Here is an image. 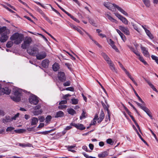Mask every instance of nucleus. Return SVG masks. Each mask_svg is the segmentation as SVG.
I'll list each match as a JSON object with an SVG mask.
<instances>
[{
  "label": "nucleus",
  "mask_w": 158,
  "mask_h": 158,
  "mask_svg": "<svg viewBox=\"0 0 158 158\" xmlns=\"http://www.w3.org/2000/svg\"><path fill=\"white\" fill-rule=\"evenodd\" d=\"M114 14L115 16L120 20L125 25L128 24V21L126 18L118 13H114Z\"/></svg>",
  "instance_id": "obj_7"
},
{
  "label": "nucleus",
  "mask_w": 158,
  "mask_h": 158,
  "mask_svg": "<svg viewBox=\"0 0 158 158\" xmlns=\"http://www.w3.org/2000/svg\"><path fill=\"white\" fill-rule=\"evenodd\" d=\"M152 59L155 61L156 63L158 64V58L154 55H152L151 56Z\"/></svg>",
  "instance_id": "obj_44"
},
{
  "label": "nucleus",
  "mask_w": 158,
  "mask_h": 158,
  "mask_svg": "<svg viewBox=\"0 0 158 158\" xmlns=\"http://www.w3.org/2000/svg\"><path fill=\"white\" fill-rule=\"evenodd\" d=\"M52 119V117L50 115H48L46 118V123L50 122Z\"/></svg>",
  "instance_id": "obj_47"
},
{
  "label": "nucleus",
  "mask_w": 158,
  "mask_h": 158,
  "mask_svg": "<svg viewBox=\"0 0 158 158\" xmlns=\"http://www.w3.org/2000/svg\"><path fill=\"white\" fill-rule=\"evenodd\" d=\"M20 94L21 93L19 91L17 90H16L14 92V94L15 96H11V98L15 102H19L20 100Z\"/></svg>",
  "instance_id": "obj_6"
},
{
  "label": "nucleus",
  "mask_w": 158,
  "mask_h": 158,
  "mask_svg": "<svg viewBox=\"0 0 158 158\" xmlns=\"http://www.w3.org/2000/svg\"><path fill=\"white\" fill-rule=\"evenodd\" d=\"M106 142L107 143L111 145H113L114 143V142L113 141L112 139L110 138L107 139L106 140Z\"/></svg>",
  "instance_id": "obj_39"
},
{
  "label": "nucleus",
  "mask_w": 158,
  "mask_h": 158,
  "mask_svg": "<svg viewBox=\"0 0 158 158\" xmlns=\"http://www.w3.org/2000/svg\"><path fill=\"white\" fill-rule=\"evenodd\" d=\"M65 65L70 70H71V66L72 65L71 64L69 63H65Z\"/></svg>",
  "instance_id": "obj_50"
},
{
  "label": "nucleus",
  "mask_w": 158,
  "mask_h": 158,
  "mask_svg": "<svg viewBox=\"0 0 158 158\" xmlns=\"http://www.w3.org/2000/svg\"><path fill=\"white\" fill-rule=\"evenodd\" d=\"M66 76L64 72H60V81L64 82L66 80Z\"/></svg>",
  "instance_id": "obj_13"
},
{
  "label": "nucleus",
  "mask_w": 158,
  "mask_h": 158,
  "mask_svg": "<svg viewBox=\"0 0 158 158\" xmlns=\"http://www.w3.org/2000/svg\"><path fill=\"white\" fill-rule=\"evenodd\" d=\"M81 35H83V32L81 31L80 28L78 27L77 30H76Z\"/></svg>",
  "instance_id": "obj_60"
},
{
  "label": "nucleus",
  "mask_w": 158,
  "mask_h": 158,
  "mask_svg": "<svg viewBox=\"0 0 158 158\" xmlns=\"http://www.w3.org/2000/svg\"><path fill=\"white\" fill-rule=\"evenodd\" d=\"M85 32L86 34L88 35V36L89 37V38L91 40H92L97 45L98 47L100 46V45H99V44L97 41H96L95 40H94L93 39V38L92 37V36L89 33H88L87 32H86L85 31Z\"/></svg>",
  "instance_id": "obj_30"
},
{
  "label": "nucleus",
  "mask_w": 158,
  "mask_h": 158,
  "mask_svg": "<svg viewBox=\"0 0 158 158\" xmlns=\"http://www.w3.org/2000/svg\"><path fill=\"white\" fill-rule=\"evenodd\" d=\"M30 103L34 105H37L39 102L38 98L36 96L32 94L29 98Z\"/></svg>",
  "instance_id": "obj_5"
},
{
  "label": "nucleus",
  "mask_w": 158,
  "mask_h": 158,
  "mask_svg": "<svg viewBox=\"0 0 158 158\" xmlns=\"http://www.w3.org/2000/svg\"><path fill=\"white\" fill-rule=\"evenodd\" d=\"M143 109V110L146 113L151 119H152V115L150 110L147 107Z\"/></svg>",
  "instance_id": "obj_16"
},
{
  "label": "nucleus",
  "mask_w": 158,
  "mask_h": 158,
  "mask_svg": "<svg viewBox=\"0 0 158 158\" xmlns=\"http://www.w3.org/2000/svg\"><path fill=\"white\" fill-rule=\"evenodd\" d=\"M15 129V128L13 127H8L6 129V131H12L13 130H14Z\"/></svg>",
  "instance_id": "obj_51"
},
{
  "label": "nucleus",
  "mask_w": 158,
  "mask_h": 158,
  "mask_svg": "<svg viewBox=\"0 0 158 158\" xmlns=\"http://www.w3.org/2000/svg\"><path fill=\"white\" fill-rule=\"evenodd\" d=\"M1 91L4 94L9 95L10 94L11 90L7 87L5 88H2L1 89Z\"/></svg>",
  "instance_id": "obj_14"
},
{
  "label": "nucleus",
  "mask_w": 158,
  "mask_h": 158,
  "mask_svg": "<svg viewBox=\"0 0 158 158\" xmlns=\"http://www.w3.org/2000/svg\"><path fill=\"white\" fill-rule=\"evenodd\" d=\"M37 10L40 14L42 16H45V14L43 12L42 10H41L38 7L37 8Z\"/></svg>",
  "instance_id": "obj_45"
},
{
  "label": "nucleus",
  "mask_w": 158,
  "mask_h": 158,
  "mask_svg": "<svg viewBox=\"0 0 158 158\" xmlns=\"http://www.w3.org/2000/svg\"><path fill=\"white\" fill-rule=\"evenodd\" d=\"M141 49L143 55L147 57H149L150 55L148 49L145 47H141Z\"/></svg>",
  "instance_id": "obj_12"
},
{
  "label": "nucleus",
  "mask_w": 158,
  "mask_h": 158,
  "mask_svg": "<svg viewBox=\"0 0 158 158\" xmlns=\"http://www.w3.org/2000/svg\"><path fill=\"white\" fill-rule=\"evenodd\" d=\"M114 49L116 52H118V50L117 47L116 46L114 45V44H113V45H112L111 46Z\"/></svg>",
  "instance_id": "obj_58"
},
{
  "label": "nucleus",
  "mask_w": 158,
  "mask_h": 158,
  "mask_svg": "<svg viewBox=\"0 0 158 158\" xmlns=\"http://www.w3.org/2000/svg\"><path fill=\"white\" fill-rule=\"evenodd\" d=\"M82 154L86 158H96V157H93V156H89L88 155L86 154L85 152L83 153Z\"/></svg>",
  "instance_id": "obj_49"
},
{
  "label": "nucleus",
  "mask_w": 158,
  "mask_h": 158,
  "mask_svg": "<svg viewBox=\"0 0 158 158\" xmlns=\"http://www.w3.org/2000/svg\"><path fill=\"white\" fill-rule=\"evenodd\" d=\"M67 103L66 100H62L60 102V105L66 104Z\"/></svg>",
  "instance_id": "obj_59"
},
{
  "label": "nucleus",
  "mask_w": 158,
  "mask_h": 158,
  "mask_svg": "<svg viewBox=\"0 0 158 158\" xmlns=\"http://www.w3.org/2000/svg\"><path fill=\"white\" fill-rule=\"evenodd\" d=\"M89 148L91 150H93L94 149V146L93 144H91V143H90L89 144Z\"/></svg>",
  "instance_id": "obj_63"
},
{
  "label": "nucleus",
  "mask_w": 158,
  "mask_h": 158,
  "mask_svg": "<svg viewBox=\"0 0 158 158\" xmlns=\"http://www.w3.org/2000/svg\"><path fill=\"white\" fill-rule=\"evenodd\" d=\"M113 6L114 7L116 8L118 10H119L120 12L122 13L123 14L125 15L126 16H128V14L124 11L123 9H122L120 7L118 6V5L115 4H104V6L106 7L108 9L112 10L113 11H115L116 10H114V9H113V10H112L111 9V6Z\"/></svg>",
  "instance_id": "obj_2"
},
{
  "label": "nucleus",
  "mask_w": 158,
  "mask_h": 158,
  "mask_svg": "<svg viewBox=\"0 0 158 158\" xmlns=\"http://www.w3.org/2000/svg\"><path fill=\"white\" fill-rule=\"evenodd\" d=\"M23 37L24 36L23 34L16 32L10 37V39L12 41H14V43L15 44H19L23 41Z\"/></svg>",
  "instance_id": "obj_1"
},
{
  "label": "nucleus",
  "mask_w": 158,
  "mask_h": 158,
  "mask_svg": "<svg viewBox=\"0 0 158 158\" xmlns=\"http://www.w3.org/2000/svg\"><path fill=\"white\" fill-rule=\"evenodd\" d=\"M53 70L54 71H57L59 69V64L57 63H55L52 66Z\"/></svg>",
  "instance_id": "obj_22"
},
{
  "label": "nucleus",
  "mask_w": 158,
  "mask_h": 158,
  "mask_svg": "<svg viewBox=\"0 0 158 158\" xmlns=\"http://www.w3.org/2000/svg\"><path fill=\"white\" fill-rule=\"evenodd\" d=\"M19 145L20 146L22 147L23 148H25L27 147H31L32 146V144L28 143H27V144L19 143Z\"/></svg>",
  "instance_id": "obj_31"
},
{
  "label": "nucleus",
  "mask_w": 158,
  "mask_h": 158,
  "mask_svg": "<svg viewBox=\"0 0 158 158\" xmlns=\"http://www.w3.org/2000/svg\"><path fill=\"white\" fill-rule=\"evenodd\" d=\"M139 57V60L142 62L145 65H146L148 64L144 60L143 57L141 56L139 54V56H138Z\"/></svg>",
  "instance_id": "obj_34"
},
{
  "label": "nucleus",
  "mask_w": 158,
  "mask_h": 158,
  "mask_svg": "<svg viewBox=\"0 0 158 158\" xmlns=\"http://www.w3.org/2000/svg\"><path fill=\"white\" fill-rule=\"evenodd\" d=\"M2 121L3 122L5 123L11 122V117L9 116H5L4 118H3Z\"/></svg>",
  "instance_id": "obj_20"
},
{
  "label": "nucleus",
  "mask_w": 158,
  "mask_h": 158,
  "mask_svg": "<svg viewBox=\"0 0 158 158\" xmlns=\"http://www.w3.org/2000/svg\"><path fill=\"white\" fill-rule=\"evenodd\" d=\"M66 107L67 106L66 105H60V109H65Z\"/></svg>",
  "instance_id": "obj_61"
},
{
  "label": "nucleus",
  "mask_w": 158,
  "mask_h": 158,
  "mask_svg": "<svg viewBox=\"0 0 158 158\" xmlns=\"http://www.w3.org/2000/svg\"><path fill=\"white\" fill-rule=\"evenodd\" d=\"M136 132L139 135V136L140 138L142 140V141L143 142L147 144V142L143 139V138L142 137L141 135L139 134L138 131L137 130H136Z\"/></svg>",
  "instance_id": "obj_41"
},
{
  "label": "nucleus",
  "mask_w": 158,
  "mask_h": 158,
  "mask_svg": "<svg viewBox=\"0 0 158 158\" xmlns=\"http://www.w3.org/2000/svg\"><path fill=\"white\" fill-rule=\"evenodd\" d=\"M70 85V82L69 81H67L63 84L64 86H69Z\"/></svg>",
  "instance_id": "obj_52"
},
{
  "label": "nucleus",
  "mask_w": 158,
  "mask_h": 158,
  "mask_svg": "<svg viewBox=\"0 0 158 158\" xmlns=\"http://www.w3.org/2000/svg\"><path fill=\"white\" fill-rule=\"evenodd\" d=\"M108 64L110 66V69L113 71H115V68L114 66V64H113L112 62L110 60L109 61V62H108Z\"/></svg>",
  "instance_id": "obj_28"
},
{
  "label": "nucleus",
  "mask_w": 158,
  "mask_h": 158,
  "mask_svg": "<svg viewBox=\"0 0 158 158\" xmlns=\"http://www.w3.org/2000/svg\"><path fill=\"white\" fill-rule=\"evenodd\" d=\"M145 6L147 7H149L150 6V2L149 0H142Z\"/></svg>",
  "instance_id": "obj_29"
},
{
  "label": "nucleus",
  "mask_w": 158,
  "mask_h": 158,
  "mask_svg": "<svg viewBox=\"0 0 158 158\" xmlns=\"http://www.w3.org/2000/svg\"><path fill=\"white\" fill-rule=\"evenodd\" d=\"M49 61L48 59H45L42 61V65L44 68L47 67L49 65Z\"/></svg>",
  "instance_id": "obj_17"
},
{
  "label": "nucleus",
  "mask_w": 158,
  "mask_h": 158,
  "mask_svg": "<svg viewBox=\"0 0 158 158\" xmlns=\"http://www.w3.org/2000/svg\"><path fill=\"white\" fill-rule=\"evenodd\" d=\"M131 24H132V25L134 29L135 30L139 32L138 28L137 26H136V25L135 24H134L133 23H131Z\"/></svg>",
  "instance_id": "obj_55"
},
{
  "label": "nucleus",
  "mask_w": 158,
  "mask_h": 158,
  "mask_svg": "<svg viewBox=\"0 0 158 158\" xmlns=\"http://www.w3.org/2000/svg\"><path fill=\"white\" fill-rule=\"evenodd\" d=\"M32 42V39L30 37H27L24 40L23 43L21 45V47L23 49H26L29 46Z\"/></svg>",
  "instance_id": "obj_4"
},
{
  "label": "nucleus",
  "mask_w": 158,
  "mask_h": 158,
  "mask_svg": "<svg viewBox=\"0 0 158 158\" xmlns=\"http://www.w3.org/2000/svg\"><path fill=\"white\" fill-rule=\"evenodd\" d=\"M38 122V118L36 117H33L31 119V125L33 126L36 124Z\"/></svg>",
  "instance_id": "obj_21"
},
{
  "label": "nucleus",
  "mask_w": 158,
  "mask_h": 158,
  "mask_svg": "<svg viewBox=\"0 0 158 158\" xmlns=\"http://www.w3.org/2000/svg\"><path fill=\"white\" fill-rule=\"evenodd\" d=\"M13 44V43L11 41H8L6 44V47L7 48H10L11 47Z\"/></svg>",
  "instance_id": "obj_38"
},
{
  "label": "nucleus",
  "mask_w": 158,
  "mask_h": 158,
  "mask_svg": "<svg viewBox=\"0 0 158 158\" xmlns=\"http://www.w3.org/2000/svg\"><path fill=\"white\" fill-rule=\"evenodd\" d=\"M108 155L107 152L105 151L98 155V157L99 158H104L107 156Z\"/></svg>",
  "instance_id": "obj_23"
},
{
  "label": "nucleus",
  "mask_w": 158,
  "mask_h": 158,
  "mask_svg": "<svg viewBox=\"0 0 158 158\" xmlns=\"http://www.w3.org/2000/svg\"><path fill=\"white\" fill-rule=\"evenodd\" d=\"M118 63L120 66V67L121 68V69H123V70H124L125 72V73H126L127 71L124 67L122 65V64L119 61L118 62Z\"/></svg>",
  "instance_id": "obj_46"
},
{
  "label": "nucleus",
  "mask_w": 158,
  "mask_h": 158,
  "mask_svg": "<svg viewBox=\"0 0 158 158\" xmlns=\"http://www.w3.org/2000/svg\"><path fill=\"white\" fill-rule=\"evenodd\" d=\"M85 113L84 111H83L82 113L81 114V116L80 117L81 119H82L83 118H85Z\"/></svg>",
  "instance_id": "obj_57"
},
{
  "label": "nucleus",
  "mask_w": 158,
  "mask_h": 158,
  "mask_svg": "<svg viewBox=\"0 0 158 158\" xmlns=\"http://www.w3.org/2000/svg\"><path fill=\"white\" fill-rule=\"evenodd\" d=\"M105 117L103 111H102L100 115V117L98 119V123H100L104 118Z\"/></svg>",
  "instance_id": "obj_19"
},
{
  "label": "nucleus",
  "mask_w": 158,
  "mask_h": 158,
  "mask_svg": "<svg viewBox=\"0 0 158 158\" xmlns=\"http://www.w3.org/2000/svg\"><path fill=\"white\" fill-rule=\"evenodd\" d=\"M119 28L120 30H121L123 32L125 35H129L130 34V31L127 27H124L122 26H119Z\"/></svg>",
  "instance_id": "obj_11"
},
{
  "label": "nucleus",
  "mask_w": 158,
  "mask_h": 158,
  "mask_svg": "<svg viewBox=\"0 0 158 158\" xmlns=\"http://www.w3.org/2000/svg\"><path fill=\"white\" fill-rule=\"evenodd\" d=\"M101 55L102 56L104 59L107 62H109V61L111 60L108 56L105 53L102 52L101 53Z\"/></svg>",
  "instance_id": "obj_25"
},
{
  "label": "nucleus",
  "mask_w": 158,
  "mask_h": 158,
  "mask_svg": "<svg viewBox=\"0 0 158 158\" xmlns=\"http://www.w3.org/2000/svg\"><path fill=\"white\" fill-rule=\"evenodd\" d=\"M47 56L46 52L44 51H42L39 52L38 51V53H37L36 56L37 59L39 60H41Z\"/></svg>",
  "instance_id": "obj_8"
},
{
  "label": "nucleus",
  "mask_w": 158,
  "mask_h": 158,
  "mask_svg": "<svg viewBox=\"0 0 158 158\" xmlns=\"http://www.w3.org/2000/svg\"><path fill=\"white\" fill-rule=\"evenodd\" d=\"M39 51V49L35 47L31 46L27 49V52L30 55L36 56Z\"/></svg>",
  "instance_id": "obj_3"
},
{
  "label": "nucleus",
  "mask_w": 158,
  "mask_h": 158,
  "mask_svg": "<svg viewBox=\"0 0 158 158\" xmlns=\"http://www.w3.org/2000/svg\"><path fill=\"white\" fill-rule=\"evenodd\" d=\"M106 16L111 22L115 23L116 24L118 23V22L117 21V20L114 19L109 15L107 14L106 15Z\"/></svg>",
  "instance_id": "obj_18"
},
{
  "label": "nucleus",
  "mask_w": 158,
  "mask_h": 158,
  "mask_svg": "<svg viewBox=\"0 0 158 158\" xmlns=\"http://www.w3.org/2000/svg\"><path fill=\"white\" fill-rule=\"evenodd\" d=\"M147 35L149 37V38L151 40L154 39V37L153 35L151 34L150 31L148 29L146 30L145 31Z\"/></svg>",
  "instance_id": "obj_27"
},
{
  "label": "nucleus",
  "mask_w": 158,
  "mask_h": 158,
  "mask_svg": "<svg viewBox=\"0 0 158 158\" xmlns=\"http://www.w3.org/2000/svg\"><path fill=\"white\" fill-rule=\"evenodd\" d=\"M127 75V76L129 78L133 81V82L135 81L134 79V78L132 77L130 74L129 73L128 71L127 72L125 73Z\"/></svg>",
  "instance_id": "obj_36"
},
{
  "label": "nucleus",
  "mask_w": 158,
  "mask_h": 158,
  "mask_svg": "<svg viewBox=\"0 0 158 158\" xmlns=\"http://www.w3.org/2000/svg\"><path fill=\"white\" fill-rule=\"evenodd\" d=\"M54 80L56 82V84L58 86H59V76L58 74L57 75V77L54 79Z\"/></svg>",
  "instance_id": "obj_48"
},
{
  "label": "nucleus",
  "mask_w": 158,
  "mask_h": 158,
  "mask_svg": "<svg viewBox=\"0 0 158 158\" xmlns=\"http://www.w3.org/2000/svg\"><path fill=\"white\" fill-rule=\"evenodd\" d=\"M19 113H17L14 116L11 117V121H12L13 120H16V118L19 117Z\"/></svg>",
  "instance_id": "obj_43"
},
{
  "label": "nucleus",
  "mask_w": 158,
  "mask_h": 158,
  "mask_svg": "<svg viewBox=\"0 0 158 158\" xmlns=\"http://www.w3.org/2000/svg\"><path fill=\"white\" fill-rule=\"evenodd\" d=\"M1 34V36L0 37V41L1 42L4 43L7 40L8 38V36L7 35L9 34L10 33H7L5 31H3Z\"/></svg>",
  "instance_id": "obj_10"
},
{
  "label": "nucleus",
  "mask_w": 158,
  "mask_h": 158,
  "mask_svg": "<svg viewBox=\"0 0 158 158\" xmlns=\"http://www.w3.org/2000/svg\"><path fill=\"white\" fill-rule=\"evenodd\" d=\"M72 103L73 104L76 105L78 103V100L75 98H73L71 99Z\"/></svg>",
  "instance_id": "obj_40"
},
{
  "label": "nucleus",
  "mask_w": 158,
  "mask_h": 158,
  "mask_svg": "<svg viewBox=\"0 0 158 158\" xmlns=\"http://www.w3.org/2000/svg\"><path fill=\"white\" fill-rule=\"evenodd\" d=\"M70 125L80 130H83L85 129V127L81 123L76 124L74 123H71Z\"/></svg>",
  "instance_id": "obj_9"
},
{
  "label": "nucleus",
  "mask_w": 158,
  "mask_h": 158,
  "mask_svg": "<svg viewBox=\"0 0 158 158\" xmlns=\"http://www.w3.org/2000/svg\"><path fill=\"white\" fill-rule=\"evenodd\" d=\"M68 112L69 114L72 115H73L76 114V112L75 110L72 108L68 109Z\"/></svg>",
  "instance_id": "obj_33"
},
{
  "label": "nucleus",
  "mask_w": 158,
  "mask_h": 158,
  "mask_svg": "<svg viewBox=\"0 0 158 158\" xmlns=\"http://www.w3.org/2000/svg\"><path fill=\"white\" fill-rule=\"evenodd\" d=\"M130 49L137 56H139V53L138 51L135 49V48L132 47H129Z\"/></svg>",
  "instance_id": "obj_26"
},
{
  "label": "nucleus",
  "mask_w": 158,
  "mask_h": 158,
  "mask_svg": "<svg viewBox=\"0 0 158 158\" xmlns=\"http://www.w3.org/2000/svg\"><path fill=\"white\" fill-rule=\"evenodd\" d=\"M127 75V76L129 78L133 81V82L135 81L134 79V78L132 77L130 74L129 73L128 71L127 72L125 73Z\"/></svg>",
  "instance_id": "obj_37"
},
{
  "label": "nucleus",
  "mask_w": 158,
  "mask_h": 158,
  "mask_svg": "<svg viewBox=\"0 0 158 158\" xmlns=\"http://www.w3.org/2000/svg\"><path fill=\"white\" fill-rule=\"evenodd\" d=\"M133 91H134V92L135 95L137 96V97L138 98L139 101L141 102L142 103H143V104H145L144 102L143 101V100L141 99V98L139 96L138 94H137V93H136V91L134 89H133Z\"/></svg>",
  "instance_id": "obj_32"
},
{
  "label": "nucleus",
  "mask_w": 158,
  "mask_h": 158,
  "mask_svg": "<svg viewBox=\"0 0 158 158\" xmlns=\"http://www.w3.org/2000/svg\"><path fill=\"white\" fill-rule=\"evenodd\" d=\"M39 119L40 122H43L44 121V118L43 116H41L39 118Z\"/></svg>",
  "instance_id": "obj_64"
},
{
  "label": "nucleus",
  "mask_w": 158,
  "mask_h": 158,
  "mask_svg": "<svg viewBox=\"0 0 158 158\" xmlns=\"http://www.w3.org/2000/svg\"><path fill=\"white\" fill-rule=\"evenodd\" d=\"M66 90L70 91H74V89L73 87H70L66 88L65 89Z\"/></svg>",
  "instance_id": "obj_53"
},
{
  "label": "nucleus",
  "mask_w": 158,
  "mask_h": 158,
  "mask_svg": "<svg viewBox=\"0 0 158 158\" xmlns=\"http://www.w3.org/2000/svg\"><path fill=\"white\" fill-rule=\"evenodd\" d=\"M71 95L69 94H68L64 95L63 97V98L64 99L66 100L67 98L68 97L70 96Z\"/></svg>",
  "instance_id": "obj_62"
},
{
  "label": "nucleus",
  "mask_w": 158,
  "mask_h": 158,
  "mask_svg": "<svg viewBox=\"0 0 158 158\" xmlns=\"http://www.w3.org/2000/svg\"><path fill=\"white\" fill-rule=\"evenodd\" d=\"M68 15L73 20L76 22L78 23H79L80 21L78 19H77V18H75L74 16L72 15L70 13H69V14H68Z\"/></svg>",
  "instance_id": "obj_35"
},
{
  "label": "nucleus",
  "mask_w": 158,
  "mask_h": 158,
  "mask_svg": "<svg viewBox=\"0 0 158 158\" xmlns=\"http://www.w3.org/2000/svg\"><path fill=\"white\" fill-rule=\"evenodd\" d=\"M19 113H17L14 116L11 117V121H12L13 120H16V118L19 117Z\"/></svg>",
  "instance_id": "obj_42"
},
{
  "label": "nucleus",
  "mask_w": 158,
  "mask_h": 158,
  "mask_svg": "<svg viewBox=\"0 0 158 158\" xmlns=\"http://www.w3.org/2000/svg\"><path fill=\"white\" fill-rule=\"evenodd\" d=\"M101 104L104 109L105 110H106L107 112L108 115V116L110 120V111L109 110L108 107L106 105V104L103 102L102 101L101 102Z\"/></svg>",
  "instance_id": "obj_15"
},
{
  "label": "nucleus",
  "mask_w": 158,
  "mask_h": 158,
  "mask_svg": "<svg viewBox=\"0 0 158 158\" xmlns=\"http://www.w3.org/2000/svg\"><path fill=\"white\" fill-rule=\"evenodd\" d=\"M129 104L133 108V109L135 111V112L138 113V112L137 111L136 109L134 107V106L130 102H128Z\"/></svg>",
  "instance_id": "obj_56"
},
{
  "label": "nucleus",
  "mask_w": 158,
  "mask_h": 158,
  "mask_svg": "<svg viewBox=\"0 0 158 158\" xmlns=\"http://www.w3.org/2000/svg\"><path fill=\"white\" fill-rule=\"evenodd\" d=\"M122 39L125 42L126 40V37L125 35L123 33L122 34V35H120Z\"/></svg>",
  "instance_id": "obj_54"
},
{
  "label": "nucleus",
  "mask_w": 158,
  "mask_h": 158,
  "mask_svg": "<svg viewBox=\"0 0 158 158\" xmlns=\"http://www.w3.org/2000/svg\"><path fill=\"white\" fill-rule=\"evenodd\" d=\"M145 80L146 81L147 83L150 86V87L154 91L156 92H158V91L156 89L155 87L148 80L145 79Z\"/></svg>",
  "instance_id": "obj_24"
}]
</instances>
